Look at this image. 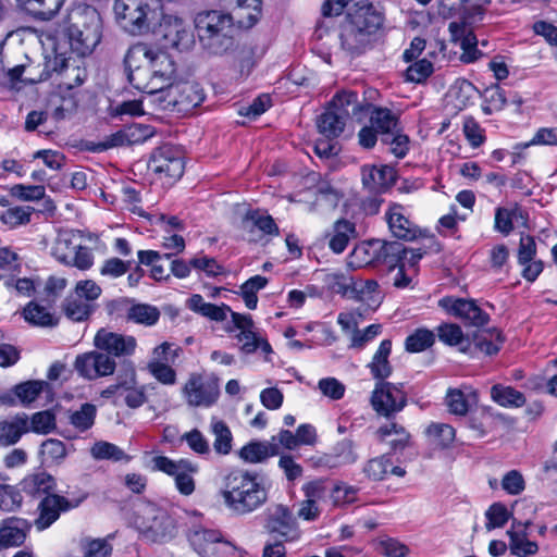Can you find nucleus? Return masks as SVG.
Segmentation results:
<instances>
[{
  "label": "nucleus",
  "instance_id": "nucleus-1",
  "mask_svg": "<svg viewBox=\"0 0 557 557\" xmlns=\"http://www.w3.org/2000/svg\"><path fill=\"white\" fill-rule=\"evenodd\" d=\"M219 495L235 516L250 515L268 500V491L259 474L240 468L230 469L221 475Z\"/></svg>",
  "mask_w": 557,
  "mask_h": 557
},
{
  "label": "nucleus",
  "instance_id": "nucleus-2",
  "mask_svg": "<svg viewBox=\"0 0 557 557\" xmlns=\"http://www.w3.org/2000/svg\"><path fill=\"white\" fill-rule=\"evenodd\" d=\"M194 22L199 44L209 54L225 55L236 50V28L231 14L218 10L202 11Z\"/></svg>",
  "mask_w": 557,
  "mask_h": 557
},
{
  "label": "nucleus",
  "instance_id": "nucleus-3",
  "mask_svg": "<svg viewBox=\"0 0 557 557\" xmlns=\"http://www.w3.org/2000/svg\"><path fill=\"white\" fill-rule=\"evenodd\" d=\"M101 17L90 5H78L67 16L66 35L73 52L90 54L101 40Z\"/></svg>",
  "mask_w": 557,
  "mask_h": 557
},
{
  "label": "nucleus",
  "instance_id": "nucleus-4",
  "mask_svg": "<svg viewBox=\"0 0 557 557\" xmlns=\"http://www.w3.org/2000/svg\"><path fill=\"white\" fill-rule=\"evenodd\" d=\"M133 524L140 537L150 543H166L177 533L176 521L170 511L152 502L136 505Z\"/></svg>",
  "mask_w": 557,
  "mask_h": 557
},
{
  "label": "nucleus",
  "instance_id": "nucleus-5",
  "mask_svg": "<svg viewBox=\"0 0 557 557\" xmlns=\"http://www.w3.org/2000/svg\"><path fill=\"white\" fill-rule=\"evenodd\" d=\"M370 125L380 135L381 143L389 147L396 158H405L409 151V137L403 133L398 116L387 108L367 103Z\"/></svg>",
  "mask_w": 557,
  "mask_h": 557
},
{
  "label": "nucleus",
  "instance_id": "nucleus-6",
  "mask_svg": "<svg viewBox=\"0 0 557 557\" xmlns=\"http://www.w3.org/2000/svg\"><path fill=\"white\" fill-rule=\"evenodd\" d=\"M206 98L205 90L199 83L184 81L171 83L161 89L153 102L163 111L188 114L200 106Z\"/></svg>",
  "mask_w": 557,
  "mask_h": 557
},
{
  "label": "nucleus",
  "instance_id": "nucleus-7",
  "mask_svg": "<svg viewBox=\"0 0 557 557\" xmlns=\"http://www.w3.org/2000/svg\"><path fill=\"white\" fill-rule=\"evenodd\" d=\"M149 47L146 44L132 46L124 58L125 71L128 83L137 90L158 98L162 86L153 83L151 70L148 63Z\"/></svg>",
  "mask_w": 557,
  "mask_h": 557
},
{
  "label": "nucleus",
  "instance_id": "nucleus-8",
  "mask_svg": "<svg viewBox=\"0 0 557 557\" xmlns=\"http://www.w3.org/2000/svg\"><path fill=\"white\" fill-rule=\"evenodd\" d=\"M263 529L271 539L296 542L301 530L293 510L284 504H273L264 511Z\"/></svg>",
  "mask_w": 557,
  "mask_h": 557
},
{
  "label": "nucleus",
  "instance_id": "nucleus-9",
  "mask_svg": "<svg viewBox=\"0 0 557 557\" xmlns=\"http://www.w3.org/2000/svg\"><path fill=\"white\" fill-rule=\"evenodd\" d=\"M152 470L174 476L178 492L189 496L195 491V480L191 474L197 472V466L187 459L174 461L165 456H156L151 460Z\"/></svg>",
  "mask_w": 557,
  "mask_h": 557
},
{
  "label": "nucleus",
  "instance_id": "nucleus-10",
  "mask_svg": "<svg viewBox=\"0 0 557 557\" xmlns=\"http://www.w3.org/2000/svg\"><path fill=\"white\" fill-rule=\"evenodd\" d=\"M191 545L201 557H238L237 547L219 530L203 529L195 532Z\"/></svg>",
  "mask_w": 557,
  "mask_h": 557
},
{
  "label": "nucleus",
  "instance_id": "nucleus-11",
  "mask_svg": "<svg viewBox=\"0 0 557 557\" xmlns=\"http://www.w3.org/2000/svg\"><path fill=\"white\" fill-rule=\"evenodd\" d=\"M406 404L407 396L401 384L376 382L371 395V405L379 414L388 418L401 411Z\"/></svg>",
  "mask_w": 557,
  "mask_h": 557
},
{
  "label": "nucleus",
  "instance_id": "nucleus-12",
  "mask_svg": "<svg viewBox=\"0 0 557 557\" xmlns=\"http://www.w3.org/2000/svg\"><path fill=\"white\" fill-rule=\"evenodd\" d=\"M183 395L191 407H210L216 401L220 391L215 380L193 373L183 387Z\"/></svg>",
  "mask_w": 557,
  "mask_h": 557
},
{
  "label": "nucleus",
  "instance_id": "nucleus-13",
  "mask_svg": "<svg viewBox=\"0 0 557 557\" xmlns=\"http://www.w3.org/2000/svg\"><path fill=\"white\" fill-rule=\"evenodd\" d=\"M438 307L467 325L483 326L490 320V315L472 299L445 296L438 300Z\"/></svg>",
  "mask_w": 557,
  "mask_h": 557
},
{
  "label": "nucleus",
  "instance_id": "nucleus-14",
  "mask_svg": "<svg viewBox=\"0 0 557 557\" xmlns=\"http://www.w3.org/2000/svg\"><path fill=\"white\" fill-rule=\"evenodd\" d=\"M74 369L84 379L96 380L112 375L116 369V362L101 350H94L78 355L74 362Z\"/></svg>",
  "mask_w": 557,
  "mask_h": 557
},
{
  "label": "nucleus",
  "instance_id": "nucleus-15",
  "mask_svg": "<svg viewBox=\"0 0 557 557\" xmlns=\"http://www.w3.org/2000/svg\"><path fill=\"white\" fill-rule=\"evenodd\" d=\"M148 166L154 173L171 180H177L184 173L182 154L170 145L157 148L149 159Z\"/></svg>",
  "mask_w": 557,
  "mask_h": 557
},
{
  "label": "nucleus",
  "instance_id": "nucleus-16",
  "mask_svg": "<svg viewBox=\"0 0 557 557\" xmlns=\"http://www.w3.org/2000/svg\"><path fill=\"white\" fill-rule=\"evenodd\" d=\"M94 345L98 350L108 356L128 357L135 352L137 341L134 336L111 332L107 329H100L94 338Z\"/></svg>",
  "mask_w": 557,
  "mask_h": 557
},
{
  "label": "nucleus",
  "instance_id": "nucleus-17",
  "mask_svg": "<svg viewBox=\"0 0 557 557\" xmlns=\"http://www.w3.org/2000/svg\"><path fill=\"white\" fill-rule=\"evenodd\" d=\"M385 220L394 237L413 240L419 235V227L409 219L407 210L399 203H391L385 212Z\"/></svg>",
  "mask_w": 557,
  "mask_h": 557
},
{
  "label": "nucleus",
  "instance_id": "nucleus-18",
  "mask_svg": "<svg viewBox=\"0 0 557 557\" xmlns=\"http://www.w3.org/2000/svg\"><path fill=\"white\" fill-rule=\"evenodd\" d=\"M76 505L71 503L63 496L57 494H48L39 504V517L36 519V527L39 530L49 528L60 517L61 511H66Z\"/></svg>",
  "mask_w": 557,
  "mask_h": 557
},
{
  "label": "nucleus",
  "instance_id": "nucleus-19",
  "mask_svg": "<svg viewBox=\"0 0 557 557\" xmlns=\"http://www.w3.org/2000/svg\"><path fill=\"white\" fill-rule=\"evenodd\" d=\"M147 60L151 70L153 83L166 88L165 84H171V81L176 73L175 62L166 52L152 50L151 48H149V55Z\"/></svg>",
  "mask_w": 557,
  "mask_h": 557
},
{
  "label": "nucleus",
  "instance_id": "nucleus-20",
  "mask_svg": "<svg viewBox=\"0 0 557 557\" xmlns=\"http://www.w3.org/2000/svg\"><path fill=\"white\" fill-rule=\"evenodd\" d=\"M30 529L24 519L11 517L0 525V546L3 548L21 546L24 544Z\"/></svg>",
  "mask_w": 557,
  "mask_h": 557
},
{
  "label": "nucleus",
  "instance_id": "nucleus-21",
  "mask_svg": "<svg viewBox=\"0 0 557 557\" xmlns=\"http://www.w3.org/2000/svg\"><path fill=\"white\" fill-rule=\"evenodd\" d=\"M29 432V418L26 413H17L14 417L0 421V446L15 445L21 437Z\"/></svg>",
  "mask_w": 557,
  "mask_h": 557
},
{
  "label": "nucleus",
  "instance_id": "nucleus-22",
  "mask_svg": "<svg viewBox=\"0 0 557 557\" xmlns=\"http://www.w3.org/2000/svg\"><path fill=\"white\" fill-rule=\"evenodd\" d=\"M361 178L363 187L370 193H381L394 182V172L387 165L380 168L363 165L361 168Z\"/></svg>",
  "mask_w": 557,
  "mask_h": 557
},
{
  "label": "nucleus",
  "instance_id": "nucleus-23",
  "mask_svg": "<svg viewBox=\"0 0 557 557\" xmlns=\"http://www.w3.org/2000/svg\"><path fill=\"white\" fill-rule=\"evenodd\" d=\"M341 44L350 54H360L371 44L372 38L360 29L352 21L342 26Z\"/></svg>",
  "mask_w": 557,
  "mask_h": 557
},
{
  "label": "nucleus",
  "instance_id": "nucleus-24",
  "mask_svg": "<svg viewBox=\"0 0 557 557\" xmlns=\"http://www.w3.org/2000/svg\"><path fill=\"white\" fill-rule=\"evenodd\" d=\"M358 460V454L355 450V445L350 440L339 441L330 454L321 457L320 463L330 469L338 468L347 465L355 463Z\"/></svg>",
  "mask_w": 557,
  "mask_h": 557
},
{
  "label": "nucleus",
  "instance_id": "nucleus-25",
  "mask_svg": "<svg viewBox=\"0 0 557 557\" xmlns=\"http://www.w3.org/2000/svg\"><path fill=\"white\" fill-rule=\"evenodd\" d=\"M329 109L343 116L345 121H347L350 115L360 120V113L366 112L367 103L361 104L358 101L357 92L344 90L333 97Z\"/></svg>",
  "mask_w": 557,
  "mask_h": 557
},
{
  "label": "nucleus",
  "instance_id": "nucleus-26",
  "mask_svg": "<svg viewBox=\"0 0 557 557\" xmlns=\"http://www.w3.org/2000/svg\"><path fill=\"white\" fill-rule=\"evenodd\" d=\"M277 443L267 441H251L239 450V458L248 463H261L270 457L278 455Z\"/></svg>",
  "mask_w": 557,
  "mask_h": 557
},
{
  "label": "nucleus",
  "instance_id": "nucleus-27",
  "mask_svg": "<svg viewBox=\"0 0 557 557\" xmlns=\"http://www.w3.org/2000/svg\"><path fill=\"white\" fill-rule=\"evenodd\" d=\"M363 473L371 481H382L389 473L404 476L406 471L401 467L393 466L388 455H382L368 460L363 466Z\"/></svg>",
  "mask_w": 557,
  "mask_h": 557
},
{
  "label": "nucleus",
  "instance_id": "nucleus-28",
  "mask_svg": "<svg viewBox=\"0 0 557 557\" xmlns=\"http://www.w3.org/2000/svg\"><path fill=\"white\" fill-rule=\"evenodd\" d=\"M23 9L38 21H50L60 11L65 0H17Z\"/></svg>",
  "mask_w": 557,
  "mask_h": 557
},
{
  "label": "nucleus",
  "instance_id": "nucleus-29",
  "mask_svg": "<svg viewBox=\"0 0 557 557\" xmlns=\"http://www.w3.org/2000/svg\"><path fill=\"white\" fill-rule=\"evenodd\" d=\"M391 351L392 341H382L372 358V361L368 364L371 374L377 380V382H385L384 380L392 374V366L388 361Z\"/></svg>",
  "mask_w": 557,
  "mask_h": 557
},
{
  "label": "nucleus",
  "instance_id": "nucleus-30",
  "mask_svg": "<svg viewBox=\"0 0 557 557\" xmlns=\"http://www.w3.org/2000/svg\"><path fill=\"white\" fill-rule=\"evenodd\" d=\"M188 308L213 321H224L227 313L231 312V308L227 305H214L206 302L201 295L195 294L187 301Z\"/></svg>",
  "mask_w": 557,
  "mask_h": 557
},
{
  "label": "nucleus",
  "instance_id": "nucleus-31",
  "mask_svg": "<svg viewBox=\"0 0 557 557\" xmlns=\"http://www.w3.org/2000/svg\"><path fill=\"white\" fill-rule=\"evenodd\" d=\"M356 235V225L345 219L337 220L333 225V234L329 247L334 253H342L348 246L351 237Z\"/></svg>",
  "mask_w": 557,
  "mask_h": 557
},
{
  "label": "nucleus",
  "instance_id": "nucleus-32",
  "mask_svg": "<svg viewBox=\"0 0 557 557\" xmlns=\"http://www.w3.org/2000/svg\"><path fill=\"white\" fill-rule=\"evenodd\" d=\"M21 271L18 255L10 247H0V278L5 280V285L12 286Z\"/></svg>",
  "mask_w": 557,
  "mask_h": 557
},
{
  "label": "nucleus",
  "instance_id": "nucleus-33",
  "mask_svg": "<svg viewBox=\"0 0 557 557\" xmlns=\"http://www.w3.org/2000/svg\"><path fill=\"white\" fill-rule=\"evenodd\" d=\"M507 535L509 537V549L513 556L532 557L537 554V543L530 541L529 533H525L522 529L521 531L508 530Z\"/></svg>",
  "mask_w": 557,
  "mask_h": 557
},
{
  "label": "nucleus",
  "instance_id": "nucleus-34",
  "mask_svg": "<svg viewBox=\"0 0 557 557\" xmlns=\"http://www.w3.org/2000/svg\"><path fill=\"white\" fill-rule=\"evenodd\" d=\"M351 21L372 38V36L382 27L384 16L372 5H369L362 7Z\"/></svg>",
  "mask_w": 557,
  "mask_h": 557
},
{
  "label": "nucleus",
  "instance_id": "nucleus-35",
  "mask_svg": "<svg viewBox=\"0 0 557 557\" xmlns=\"http://www.w3.org/2000/svg\"><path fill=\"white\" fill-rule=\"evenodd\" d=\"M210 431L214 436L213 449L218 455L226 456L232 451L233 435L227 424L216 418H212Z\"/></svg>",
  "mask_w": 557,
  "mask_h": 557
},
{
  "label": "nucleus",
  "instance_id": "nucleus-36",
  "mask_svg": "<svg viewBox=\"0 0 557 557\" xmlns=\"http://www.w3.org/2000/svg\"><path fill=\"white\" fill-rule=\"evenodd\" d=\"M473 343L475 348L485 355L492 356L499 351L504 336L498 329L481 330L474 334Z\"/></svg>",
  "mask_w": 557,
  "mask_h": 557
},
{
  "label": "nucleus",
  "instance_id": "nucleus-37",
  "mask_svg": "<svg viewBox=\"0 0 557 557\" xmlns=\"http://www.w3.org/2000/svg\"><path fill=\"white\" fill-rule=\"evenodd\" d=\"M62 308L65 315L74 322L87 320L94 311L92 304H89L88 300L76 296L75 294L69 295L64 299Z\"/></svg>",
  "mask_w": 557,
  "mask_h": 557
},
{
  "label": "nucleus",
  "instance_id": "nucleus-38",
  "mask_svg": "<svg viewBox=\"0 0 557 557\" xmlns=\"http://www.w3.org/2000/svg\"><path fill=\"white\" fill-rule=\"evenodd\" d=\"M160 319V311L157 307L148 304H134L126 312V320L145 326L154 325Z\"/></svg>",
  "mask_w": 557,
  "mask_h": 557
},
{
  "label": "nucleus",
  "instance_id": "nucleus-39",
  "mask_svg": "<svg viewBox=\"0 0 557 557\" xmlns=\"http://www.w3.org/2000/svg\"><path fill=\"white\" fill-rule=\"evenodd\" d=\"M376 435L381 441H384L386 437L394 436V438L389 441V445L394 451L405 449L410 442V434L404 426L395 422H391L379 428Z\"/></svg>",
  "mask_w": 557,
  "mask_h": 557
},
{
  "label": "nucleus",
  "instance_id": "nucleus-40",
  "mask_svg": "<svg viewBox=\"0 0 557 557\" xmlns=\"http://www.w3.org/2000/svg\"><path fill=\"white\" fill-rule=\"evenodd\" d=\"M22 490L30 496H40L53 488L54 479L41 471L26 476L22 481Z\"/></svg>",
  "mask_w": 557,
  "mask_h": 557
},
{
  "label": "nucleus",
  "instance_id": "nucleus-41",
  "mask_svg": "<svg viewBox=\"0 0 557 557\" xmlns=\"http://www.w3.org/2000/svg\"><path fill=\"white\" fill-rule=\"evenodd\" d=\"M317 125L319 132L326 138H335L343 133L346 121L343 116L326 108V110L318 117Z\"/></svg>",
  "mask_w": 557,
  "mask_h": 557
},
{
  "label": "nucleus",
  "instance_id": "nucleus-42",
  "mask_svg": "<svg viewBox=\"0 0 557 557\" xmlns=\"http://www.w3.org/2000/svg\"><path fill=\"white\" fill-rule=\"evenodd\" d=\"M383 247H385V240L370 239L358 245L354 255L367 265L379 267Z\"/></svg>",
  "mask_w": 557,
  "mask_h": 557
},
{
  "label": "nucleus",
  "instance_id": "nucleus-43",
  "mask_svg": "<svg viewBox=\"0 0 557 557\" xmlns=\"http://www.w3.org/2000/svg\"><path fill=\"white\" fill-rule=\"evenodd\" d=\"M352 293L372 308H376L383 298L380 285L374 280L355 281Z\"/></svg>",
  "mask_w": 557,
  "mask_h": 557
},
{
  "label": "nucleus",
  "instance_id": "nucleus-44",
  "mask_svg": "<svg viewBox=\"0 0 557 557\" xmlns=\"http://www.w3.org/2000/svg\"><path fill=\"white\" fill-rule=\"evenodd\" d=\"M49 384L45 381H26L14 386V393L17 396L18 403L28 407L32 405L44 389H48Z\"/></svg>",
  "mask_w": 557,
  "mask_h": 557
},
{
  "label": "nucleus",
  "instance_id": "nucleus-45",
  "mask_svg": "<svg viewBox=\"0 0 557 557\" xmlns=\"http://www.w3.org/2000/svg\"><path fill=\"white\" fill-rule=\"evenodd\" d=\"M492 399L500 406L521 407L525 404L524 395L511 386L496 384L491 388Z\"/></svg>",
  "mask_w": 557,
  "mask_h": 557
},
{
  "label": "nucleus",
  "instance_id": "nucleus-46",
  "mask_svg": "<svg viewBox=\"0 0 557 557\" xmlns=\"http://www.w3.org/2000/svg\"><path fill=\"white\" fill-rule=\"evenodd\" d=\"M404 258H406V247L403 244L385 240V247L382 249L380 265L385 267L387 271H394L396 268L405 263L403 261Z\"/></svg>",
  "mask_w": 557,
  "mask_h": 557
},
{
  "label": "nucleus",
  "instance_id": "nucleus-47",
  "mask_svg": "<svg viewBox=\"0 0 557 557\" xmlns=\"http://www.w3.org/2000/svg\"><path fill=\"white\" fill-rule=\"evenodd\" d=\"M268 285V278L261 275H255L247 280L242 286L238 294L245 301L248 309L253 310L258 305L257 293Z\"/></svg>",
  "mask_w": 557,
  "mask_h": 557
},
{
  "label": "nucleus",
  "instance_id": "nucleus-48",
  "mask_svg": "<svg viewBox=\"0 0 557 557\" xmlns=\"http://www.w3.org/2000/svg\"><path fill=\"white\" fill-rule=\"evenodd\" d=\"M425 433L430 442L441 448L448 447L455 440V429L446 423H431Z\"/></svg>",
  "mask_w": 557,
  "mask_h": 557
},
{
  "label": "nucleus",
  "instance_id": "nucleus-49",
  "mask_svg": "<svg viewBox=\"0 0 557 557\" xmlns=\"http://www.w3.org/2000/svg\"><path fill=\"white\" fill-rule=\"evenodd\" d=\"M24 318L27 322L38 326H53L57 324V320L47 308L35 301H30L24 308Z\"/></svg>",
  "mask_w": 557,
  "mask_h": 557
},
{
  "label": "nucleus",
  "instance_id": "nucleus-50",
  "mask_svg": "<svg viewBox=\"0 0 557 557\" xmlns=\"http://www.w3.org/2000/svg\"><path fill=\"white\" fill-rule=\"evenodd\" d=\"M435 342V335L428 329H417L405 341L408 352H420L431 347Z\"/></svg>",
  "mask_w": 557,
  "mask_h": 557
},
{
  "label": "nucleus",
  "instance_id": "nucleus-51",
  "mask_svg": "<svg viewBox=\"0 0 557 557\" xmlns=\"http://www.w3.org/2000/svg\"><path fill=\"white\" fill-rule=\"evenodd\" d=\"M33 212L34 209L28 206L9 208L0 214V221L11 230L16 228L28 224Z\"/></svg>",
  "mask_w": 557,
  "mask_h": 557
},
{
  "label": "nucleus",
  "instance_id": "nucleus-52",
  "mask_svg": "<svg viewBox=\"0 0 557 557\" xmlns=\"http://www.w3.org/2000/svg\"><path fill=\"white\" fill-rule=\"evenodd\" d=\"M244 223L246 227H248V225L256 226L268 235L278 234V227L273 218L259 210L248 211L245 215Z\"/></svg>",
  "mask_w": 557,
  "mask_h": 557
},
{
  "label": "nucleus",
  "instance_id": "nucleus-53",
  "mask_svg": "<svg viewBox=\"0 0 557 557\" xmlns=\"http://www.w3.org/2000/svg\"><path fill=\"white\" fill-rule=\"evenodd\" d=\"M236 5L243 11L239 24L243 27H252L261 15V0H235Z\"/></svg>",
  "mask_w": 557,
  "mask_h": 557
},
{
  "label": "nucleus",
  "instance_id": "nucleus-54",
  "mask_svg": "<svg viewBox=\"0 0 557 557\" xmlns=\"http://www.w3.org/2000/svg\"><path fill=\"white\" fill-rule=\"evenodd\" d=\"M73 235L62 233L58 236L52 248L53 257L61 263H69L78 245L73 243Z\"/></svg>",
  "mask_w": 557,
  "mask_h": 557
},
{
  "label": "nucleus",
  "instance_id": "nucleus-55",
  "mask_svg": "<svg viewBox=\"0 0 557 557\" xmlns=\"http://www.w3.org/2000/svg\"><path fill=\"white\" fill-rule=\"evenodd\" d=\"M97 409L92 404H83L81 408L70 416L71 424L78 431H86L90 429L95 422Z\"/></svg>",
  "mask_w": 557,
  "mask_h": 557
},
{
  "label": "nucleus",
  "instance_id": "nucleus-56",
  "mask_svg": "<svg viewBox=\"0 0 557 557\" xmlns=\"http://www.w3.org/2000/svg\"><path fill=\"white\" fill-rule=\"evenodd\" d=\"M487 519L486 529L493 530L503 528L510 519L512 520V511L502 503L492 504L485 512Z\"/></svg>",
  "mask_w": 557,
  "mask_h": 557
},
{
  "label": "nucleus",
  "instance_id": "nucleus-57",
  "mask_svg": "<svg viewBox=\"0 0 557 557\" xmlns=\"http://www.w3.org/2000/svg\"><path fill=\"white\" fill-rule=\"evenodd\" d=\"M55 429V416L50 410L35 412L29 419V432L48 434Z\"/></svg>",
  "mask_w": 557,
  "mask_h": 557
},
{
  "label": "nucleus",
  "instance_id": "nucleus-58",
  "mask_svg": "<svg viewBox=\"0 0 557 557\" xmlns=\"http://www.w3.org/2000/svg\"><path fill=\"white\" fill-rule=\"evenodd\" d=\"M84 557H110L111 544L104 539H83L81 541Z\"/></svg>",
  "mask_w": 557,
  "mask_h": 557
},
{
  "label": "nucleus",
  "instance_id": "nucleus-59",
  "mask_svg": "<svg viewBox=\"0 0 557 557\" xmlns=\"http://www.w3.org/2000/svg\"><path fill=\"white\" fill-rule=\"evenodd\" d=\"M147 369L157 381L164 385H173L176 382V372L166 362L151 360Z\"/></svg>",
  "mask_w": 557,
  "mask_h": 557
},
{
  "label": "nucleus",
  "instance_id": "nucleus-60",
  "mask_svg": "<svg viewBox=\"0 0 557 557\" xmlns=\"http://www.w3.org/2000/svg\"><path fill=\"white\" fill-rule=\"evenodd\" d=\"M91 456L95 459L103 460L110 459L113 461H121L126 459L125 453L114 444L108 442H98L91 447Z\"/></svg>",
  "mask_w": 557,
  "mask_h": 557
},
{
  "label": "nucleus",
  "instance_id": "nucleus-61",
  "mask_svg": "<svg viewBox=\"0 0 557 557\" xmlns=\"http://www.w3.org/2000/svg\"><path fill=\"white\" fill-rule=\"evenodd\" d=\"M133 263L134 261L132 260L124 261L120 258L112 257L104 260L100 268V274L110 278H117L126 274L132 269Z\"/></svg>",
  "mask_w": 557,
  "mask_h": 557
},
{
  "label": "nucleus",
  "instance_id": "nucleus-62",
  "mask_svg": "<svg viewBox=\"0 0 557 557\" xmlns=\"http://www.w3.org/2000/svg\"><path fill=\"white\" fill-rule=\"evenodd\" d=\"M301 492L305 497L304 499L311 500V503L320 504V502L329 493L327 480L315 479L308 481L301 486Z\"/></svg>",
  "mask_w": 557,
  "mask_h": 557
},
{
  "label": "nucleus",
  "instance_id": "nucleus-63",
  "mask_svg": "<svg viewBox=\"0 0 557 557\" xmlns=\"http://www.w3.org/2000/svg\"><path fill=\"white\" fill-rule=\"evenodd\" d=\"M330 493L335 506H345L357 500L358 490L351 485L339 482L333 486Z\"/></svg>",
  "mask_w": 557,
  "mask_h": 557
},
{
  "label": "nucleus",
  "instance_id": "nucleus-64",
  "mask_svg": "<svg viewBox=\"0 0 557 557\" xmlns=\"http://www.w3.org/2000/svg\"><path fill=\"white\" fill-rule=\"evenodd\" d=\"M182 441L186 442L195 454L200 456H209L211 454L209 442L198 429L185 433L182 436Z\"/></svg>",
  "mask_w": 557,
  "mask_h": 557
}]
</instances>
